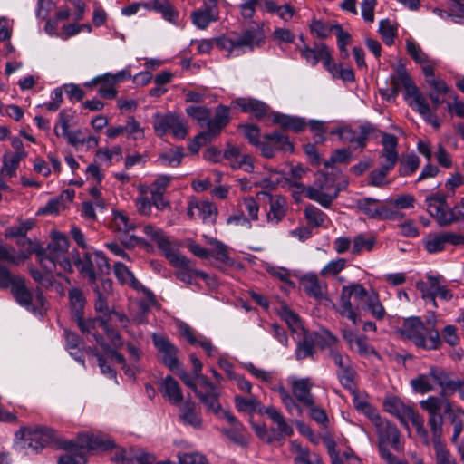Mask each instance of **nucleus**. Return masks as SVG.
<instances>
[{
	"label": "nucleus",
	"mask_w": 464,
	"mask_h": 464,
	"mask_svg": "<svg viewBox=\"0 0 464 464\" xmlns=\"http://www.w3.org/2000/svg\"><path fill=\"white\" fill-rule=\"evenodd\" d=\"M87 458L85 453L78 446L71 448L70 451L61 456L58 464H85Z\"/></svg>",
	"instance_id": "nucleus-52"
},
{
	"label": "nucleus",
	"mask_w": 464,
	"mask_h": 464,
	"mask_svg": "<svg viewBox=\"0 0 464 464\" xmlns=\"http://www.w3.org/2000/svg\"><path fill=\"white\" fill-rule=\"evenodd\" d=\"M114 274L118 280L121 284H126L130 285L132 288H134L137 291H141L145 295V296L150 301L154 300V295L153 293L143 286L133 276L131 271L123 264L121 263H115L114 265Z\"/></svg>",
	"instance_id": "nucleus-27"
},
{
	"label": "nucleus",
	"mask_w": 464,
	"mask_h": 464,
	"mask_svg": "<svg viewBox=\"0 0 464 464\" xmlns=\"http://www.w3.org/2000/svg\"><path fill=\"white\" fill-rule=\"evenodd\" d=\"M358 209L369 218L377 220H397L402 215L396 209L391 208L387 202H382L372 198H363L356 201Z\"/></svg>",
	"instance_id": "nucleus-11"
},
{
	"label": "nucleus",
	"mask_w": 464,
	"mask_h": 464,
	"mask_svg": "<svg viewBox=\"0 0 464 464\" xmlns=\"http://www.w3.org/2000/svg\"><path fill=\"white\" fill-rule=\"evenodd\" d=\"M375 429L379 438L380 454H382L383 450H388V445H391L397 451L402 450L400 442V432L394 425H392L388 420L382 419L375 426Z\"/></svg>",
	"instance_id": "nucleus-17"
},
{
	"label": "nucleus",
	"mask_w": 464,
	"mask_h": 464,
	"mask_svg": "<svg viewBox=\"0 0 464 464\" xmlns=\"http://www.w3.org/2000/svg\"><path fill=\"white\" fill-rule=\"evenodd\" d=\"M235 405L238 411L246 413L259 412L263 413V406L260 401L255 398H243L237 396L235 398Z\"/></svg>",
	"instance_id": "nucleus-47"
},
{
	"label": "nucleus",
	"mask_w": 464,
	"mask_h": 464,
	"mask_svg": "<svg viewBox=\"0 0 464 464\" xmlns=\"http://www.w3.org/2000/svg\"><path fill=\"white\" fill-rule=\"evenodd\" d=\"M34 221L27 219L18 226L10 227L5 232V237H18L17 244L31 246V241L25 237L26 233L33 227Z\"/></svg>",
	"instance_id": "nucleus-41"
},
{
	"label": "nucleus",
	"mask_w": 464,
	"mask_h": 464,
	"mask_svg": "<svg viewBox=\"0 0 464 464\" xmlns=\"http://www.w3.org/2000/svg\"><path fill=\"white\" fill-rule=\"evenodd\" d=\"M373 130V126L371 124H364L360 127L359 132L352 130L348 126H344L337 129L336 130L331 131V133L337 134L342 141L356 143L358 147H364L368 135Z\"/></svg>",
	"instance_id": "nucleus-24"
},
{
	"label": "nucleus",
	"mask_w": 464,
	"mask_h": 464,
	"mask_svg": "<svg viewBox=\"0 0 464 464\" xmlns=\"http://www.w3.org/2000/svg\"><path fill=\"white\" fill-rule=\"evenodd\" d=\"M183 156V149L181 147H175L162 153L159 158V161L163 166L175 168L180 164Z\"/></svg>",
	"instance_id": "nucleus-49"
},
{
	"label": "nucleus",
	"mask_w": 464,
	"mask_h": 464,
	"mask_svg": "<svg viewBox=\"0 0 464 464\" xmlns=\"http://www.w3.org/2000/svg\"><path fill=\"white\" fill-rule=\"evenodd\" d=\"M379 33L387 45L394 43L396 29L389 20H382L379 24Z\"/></svg>",
	"instance_id": "nucleus-62"
},
{
	"label": "nucleus",
	"mask_w": 464,
	"mask_h": 464,
	"mask_svg": "<svg viewBox=\"0 0 464 464\" xmlns=\"http://www.w3.org/2000/svg\"><path fill=\"white\" fill-rule=\"evenodd\" d=\"M188 216L200 218L204 223L214 224L218 217L217 206L208 200H192L188 203Z\"/></svg>",
	"instance_id": "nucleus-21"
},
{
	"label": "nucleus",
	"mask_w": 464,
	"mask_h": 464,
	"mask_svg": "<svg viewBox=\"0 0 464 464\" xmlns=\"http://www.w3.org/2000/svg\"><path fill=\"white\" fill-rule=\"evenodd\" d=\"M281 318L287 324L288 327L295 333L304 332L299 317L287 306H283L280 310Z\"/></svg>",
	"instance_id": "nucleus-56"
},
{
	"label": "nucleus",
	"mask_w": 464,
	"mask_h": 464,
	"mask_svg": "<svg viewBox=\"0 0 464 464\" xmlns=\"http://www.w3.org/2000/svg\"><path fill=\"white\" fill-rule=\"evenodd\" d=\"M423 246L429 254L442 252L447 246L443 232L428 234L423 238Z\"/></svg>",
	"instance_id": "nucleus-43"
},
{
	"label": "nucleus",
	"mask_w": 464,
	"mask_h": 464,
	"mask_svg": "<svg viewBox=\"0 0 464 464\" xmlns=\"http://www.w3.org/2000/svg\"><path fill=\"white\" fill-rule=\"evenodd\" d=\"M74 196L73 189H65L58 197L50 199L39 212L44 215H57L68 207Z\"/></svg>",
	"instance_id": "nucleus-31"
},
{
	"label": "nucleus",
	"mask_w": 464,
	"mask_h": 464,
	"mask_svg": "<svg viewBox=\"0 0 464 464\" xmlns=\"http://www.w3.org/2000/svg\"><path fill=\"white\" fill-rule=\"evenodd\" d=\"M289 447L294 464H322L321 457L304 447L298 440H291Z\"/></svg>",
	"instance_id": "nucleus-29"
},
{
	"label": "nucleus",
	"mask_w": 464,
	"mask_h": 464,
	"mask_svg": "<svg viewBox=\"0 0 464 464\" xmlns=\"http://www.w3.org/2000/svg\"><path fill=\"white\" fill-rule=\"evenodd\" d=\"M300 285L304 292L317 300L322 299L326 291V285L322 283L315 274L308 273L300 278Z\"/></svg>",
	"instance_id": "nucleus-33"
},
{
	"label": "nucleus",
	"mask_w": 464,
	"mask_h": 464,
	"mask_svg": "<svg viewBox=\"0 0 464 464\" xmlns=\"http://www.w3.org/2000/svg\"><path fill=\"white\" fill-rule=\"evenodd\" d=\"M397 333L403 339L412 342L416 346L427 350L438 349L440 338L434 324L425 325L419 317H410L403 321Z\"/></svg>",
	"instance_id": "nucleus-4"
},
{
	"label": "nucleus",
	"mask_w": 464,
	"mask_h": 464,
	"mask_svg": "<svg viewBox=\"0 0 464 464\" xmlns=\"http://www.w3.org/2000/svg\"><path fill=\"white\" fill-rule=\"evenodd\" d=\"M430 432L432 433V442L435 445L438 441H441L443 416L442 414L430 415L428 419Z\"/></svg>",
	"instance_id": "nucleus-59"
},
{
	"label": "nucleus",
	"mask_w": 464,
	"mask_h": 464,
	"mask_svg": "<svg viewBox=\"0 0 464 464\" xmlns=\"http://www.w3.org/2000/svg\"><path fill=\"white\" fill-rule=\"evenodd\" d=\"M102 292L100 290L98 286L94 287V290L97 294V299L95 301V310L103 314H108L110 312L107 298L105 294H108L111 291L112 282L110 279L102 278Z\"/></svg>",
	"instance_id": "nucleus-42"
},
{
	"label": "nucleus",
	"mask_w": 464,
	"mask_h": 464,
	"mask_svg": "<svg viewBox=\"0 0 464 464\" xmlns=\"http://www.w3.org/2000/svg\"><path fill=\"white\" fill-rule=\"evenodd\" d=\"M194 392L208 411L215 414H219L223 411L218 401L219 392L207 377L198 375V385Z\"/></svg>",
	"instance_id": "nucleus-14"
},
{
	"label": "nucleus",
	"mask_w": 464,
	"mask_h": 464,
	"mask_svg": "<svg viewBox=\"0 0 464 464\" xmlns=\"http://www.w3.org/2000/svg\"><path fill=\"white\" fill-rule=\"evenodd\" d=\"M174 117L175 114L173 113H167L165 115L156 113L154 115L153 128L158 136L162 137L170 131Z\"/></svg>",
	"instance_id": "nucleus-46"
},
{
	"label": "nucleus",
	"mask_w": 464,
	"mask_h": 464,
	"mask_svg": "<svg viewBox=\"0 0 464 464\" xmlns=\"http://www.w3.org/2000/svg\"><path fill=\"white\" fill-rule=\"evenodd\" d=\"M29 253L24 250L16 252L14 248L6 247L0 240V261L18 265L28 257Z\"/></svg>",
	"instance_id": "nucleus-48"
},
{
	"label": "nucleus",
	"mask_w": 464,
	"mask_h": 464,
	"mask_svg": "<svg viewBox=\"0 0 464 464\" xmlns=\"http://www.w3.org/2000/svg\"><path fill=\"white\" fill-rule=\"evenodd\" d=\"M392 85V97H397L401 88L405 90V99L409 101V105L417 111L424 120L435 129H439L440 122L433 113L430 106L426 102L424 96L405 72L403 67L399 68L395 74L390 77Z\"/></svg>",
	"instance_id": "nucleus-2"
},
{
	"label": "nucleus",
	"mask_w": 464,
	"mask_h": 464,
	"mask_svg": "<svg viewBox=\"0 0 464 464\" xmlns=\"http://www.w3.org/2000/svg\"><path fill=\"white\" fill-rule=\"evenodd\" d=\"M80 274L88 278L89 282H95L110 270L108 261L102 252L85 253L76 261Z\"/></svg>",
	"instance_id": "nucleus-9"
},
{
	"label": "nucleus",
	"mask_w": 464,
	"mask_h": 464,
	"mask_svg": "<svg viewBox=\"0 0 464 464\" xmlns=\"http://www.w3.org/2000/svg\"><path fill=\"white\" fill-rule=\"evenodd\" d=\"M302 56L311 65L314 66L319 61L324 63V61L330 58V51L324 44H315L313 47L305 46L301 50Z\"/></svg>",
	"instance_id": "nucleus-36"
},
{
	"label": "nucleus",
	"mask_w": 464,
	"mask_h": 464,
	"mask_svg": "<svg viewBox=\"0 0 464 464\" xmlns=\"http://www.w3.org/2000/svg\"><path fill=\"white\" fill-rule=\"evenodd\" d=\"M23 158L12 155L11 152H6L3 156V166L0 174L3 178H13L16 176V170L19 168L20 162Z\"/></svg>",
	"instance_id": "nucleus-45"
},
{
	"label": "nucleus",
	"mask_w": 464,
	"mask_h": 464,
	"mask_svg": "<svg viewBox=\"0 0 464 464\" xmlns=\"http://www.w3.org/2000/svg\"><path fill=\"white\" fill-rule=\"evenodd\" d=\"M59 122L54 126V133L60 137L63 134H67L69 131L70 122L73 118V112L71 111L63 110L59 113Z\"/></svg>",
	"instance_id": "nucleus-61"
},
{
	"label": "nucleus",
	"mask_w": 464,
	"mask_h": 464,
	"mask_svg": "<svg viewBox=\"0 0 464 464\" xmlns=\"http://www.w3.org/2000/svg\"><path fill=\"white\" fill-rule=\"evenodd\" d=\"M160 391L163 397L171 404L179 405L183 400V395L178 382L171 376H167L160 386Z\"/></svg>",
	"instance_id": "nucleus-35"
},
{
	"label": "nucleus",
	"mask_w": 464,
	"mask_h": 464,
	"mask_svg": "<svg viewBox=\"0 0 464 464\" xmlns=\"http://www.w3.org/2000/svg\"><path fill=\"white\" fill-rule=\"evenodd\" d=\"M218 415L226 419L232 425L231 429L223 430L224 434L236 444L241 446L246 445L248 440L247 436L244 430L243 425L237 421L235 416L227 411H222Z\"/></svg>",
	"instance_id": "nucleus-32"
},
{
	"label": "nucleus",
	"mask_w": 464,
	"mask_h": 464,
	"mask_svg": "<svg viewBox=\"0 0 464 464\" xmlns=\"http://www.w3.org/2000/svg\"><path fill=\"white\" fill-rule=\"evenodd\" d=\"M191 19L197 28L205 30L211 23L217 22L219 19V12L205 8L198 9L192 12Z\"/></svg>",
	"instance_id": "nucleus-37"
},
{
	"label": "nucleus",
	"mask_w": 464,
	"mask_h": 464,
	"mask_svg": "<svg viewBox=\"0 0 464 464\" xmlns=\"http://www.w3.org/2000/svg\"><path fill=\"white\" fill-rule=\"evenodd\" d=\"M143 233L164 253L170 265L177 268L176 276L181 282L192 285L197 277L203 279L208 285H212L214 281L208 274L198 270L192 261L181 255L169 241L162 229L146 225L143 227Z\"/></svg>",
	"instance_id": "nucleus-1"
},
{
	"label": "nucleus",
	"mask_w": 464,
	"mask_h": 464,
	"mask_svg": "<svg viewBox=\"0 0 464 464\" xmlns=\"http://www.w3.org/2000/svg\"><path fill=\"white\" fill-rule=\"evenodd\" d=\"M286 214V200L280 195L272 196L269 201V210L266 213V222L275 226L283 220Z\"/></svg>",
	"instance_id": "nucleus-34"
},
{
	"label": "nucleus",
	"mask_w": 464,
	"mask_h": 464,
	"mask_svg": "<svg viewBox=\"0 0 464 464\" xmlns=\"http://www.w3.org/2000/svg\"><path fill=\"white\" fill-rule=\"evenodd\" d=\"M112 227L122 233H129L134 228V224L122 212H115L112 218Z\"/></svg>",
	"instance_id": "nucleus-58"
},
{
	"label": "nucleus",
	"mask_w": 464,
	"mask_h": 464,
	"mask_svg": "<svg viewBox=\"0 0 464 464\" xmlns=\"http://www.w3.org/2000/svg\"><path fill=\"white\" fill-rule=\"evenodd\" d=\"M53 438L54 432L49 428H22L15 433V444L20 449L29 448L38 451L51 443Z\"/></svg>",
	"instance_id": "nucleus-8"
},
{
	"label": "nucleus",
	"mask_w": 464,
	"mask_h": 464,
	"mask_svg": "<svg viewBox=\"0 0 464 464\" xmlns=\"http://www.w3.org/2000/svg\"><path fill=\"white\" fill-rule=\"evenodd\" d=\"M208 243L212 246L209 250L210 256H213L223 265L229 266L235 265V261L229 256L227 246L216 238H210Z\"/></svg>",
	"instance_id": "nucleus-38"
},
{
	"label": "nucleus",
	"mask_w": 464,
	"mask_h": 464,
	"mask_svg": "<svg viewBox=\"0 0 464 464\" xmlns=\"http://www.w3.org/2000/svg\"><path fill=\"white\" fill-rule=\"evenodd\" d=\"M235 103L243 111L254 114L256 117H262L267 112V106L257 100L251 98L237 99Z\"/></svg>",
	"instance_id": "nucleus-40"
},
{
	"label": "nucleus",
	"mask_w": 464,
	"mask_h": 464,
	"mask_svg": "<svg viewBox=\"0 0 464 464\" xmlns=\"http://www.w3.org/2000/svg\"><path fill=\"white\" fill-rule=\"evenodd\" d=\"M429 214L440 227H447L453 223L452 208L448 206L447 198L443 195L434 194L426 198Z\"/></svg>",
	"instance_id": "nucleus-15"
},
{
	"label": "nucleus",
	"mask_w": 464,
	"mask_h": 464,
	"mask_svg": "<svg viewBox=\"0 0 464 464\" xmlns=\"http://www.w3.org/2000/svg\"><path fill=\"white\" fill-rule=\"evenodd\" d=\"M346 259L336 258L328 262L320 271L324 277L335 276L346 266Z\"/></svg>",
	"instance_id": "nucleus-60"
},
{
	"label": "nucleus",
	"mask_w": 464,
	"mask_h": 464,
	"mask_svg": "<svg viewBox=\"0 0 464 464\" xmlns=\"http://www.w3.org/2000/svg\"><path fill=\"white\" fill-rule=\"evenodd\" d=\"M366 308L371 312L372 315L378 320H382L385 316V309L380 301L379 295L374 290H370L365 301Z\"/></svg>",
	"instance_id": "nucleus-44"
},
{
	"label": "nucleus",
	"mask_w": 464,
	"mask_h": 464,
	"mask_svg": "<svg viewBox=\"0 0 464 464\" xmlns=\"http://www.w3.org/2000/svg\"><path fill=\"white\" fill-rule=\"evenodd\" d=\"M112 459L121 464H174L169 460L156 463L154 455L132 448L129 450L119 448Z\"/></svg>",
	"instance_id": "nucleus-18"
},
{
	"label": "nucleus",
	"mask_w": 464,
	"mask_h": 464,
	"mask_svg": "<svg viewBox=\"0 0 464 464\" xmlns=\"http://www.w3.org/2000/svg\"><path fill=\"white\" fill-rule=\"evenodd\" d=\"M237 206L242 211L244 209V211L246 213L245 215L246 216L247 218H249V221L251 223L252 221L258 220L259 204L254 198H243L241 200L238 201Z\"/></svg>",
	"instance_id": "nucleus-50"
},
{
	"label": "nucleus",
	"mask_w": 464,
	"mask_h": 464,
	"mask_svg": "<svg viewBox=\"0 0 464 464\" xmlns=\"http://www.w3.org/2000/svg\"><path fill=\"white\" fill-rule=\"evenodd\" d=\"M302 191L305 193V196L317 203L322 207L328 208L334 198L338 196V189L334 186V181L331 179H324V183H315L312 187L305 188L303 185H298Z\"/></svg>",
	"instance_id": "nucleus-13"
},
{
	"label": "nucleus",
	"mask_w": 464,
	"mask_h": 464,
	"mask_svg": "<svg viewBox=\"0 0 464 464\" xmlns=\"http://www.w3.org/2000/svg\"><path fill=\"white\" fill-rule=\"evenodd\" d=\"M420 159L414 155H408L404 160H401L399 174L406 177L414 173L420 167Z\"/></svg>",
	"instance_id": "nucleus-57"
},
{
	"label": "nucleus",
	"mask_w": 464,
	"mask_h": 464,
	"mask_svg": "<svg viewBox=\"0 0 464 464\" xmlns=\"http://www.w3.org/2000/svg\"><path fill=\"white\" fill-rule=\"evenodd\" d=\"M78 447L83 451L87 450H108L115 448L114 441L106 434L95 432H82L77 437Z\"/></svg>",
	"instance_id": "nucleus-16"
},
{
	"label": "nucleus",
	"mask_w": 464,
	"mask_h": 464,
	"mask_svg": "<svg viewBox=\"0 0 464 464\" xmlns=\"http://www.w3.org/2000/svg\"><path fill=\"white\" fill-rule=\"evenodd\" d=\"M78 325L83 333L92 334V331L100 328L102 329L106 336L111 341V344L114 347H118L121 344L120 335L112 329H110L107 322L100 317L89 320L85 322L82 318H78Z\"/></svg>",
	"instance_id": "nucleus-25"
},
{
	"label": "nucleus",
	"mask_w": 464,
	"mask_h": 464,
	"mask_svg": "<svg viewBox=\"0 0 464 464\" xmlns=\"http://www.w3.org/2000/svg\"><path fill=\"white\" fill-rule=\"evenodd\" d=\"M375 244V239L372 237H365L359 234L354 237L352 245V253L354 255L360 254L362 250L371 251Z\"/></svg>",
	"instance_id": "nucleus-55"
},
{
	"label": "nucleus",
	"mask_w": 464,
	"mask_h": 464,
	"mask_svg": "<svg viewBox=\"0 0 464 464\" xmlns=\"http://www.w3.org/2000/svg\"><path fill=\"white\" fill-rule=\"evenodd\" d=\"M257 146L266 158H272L276 150H293V145L288 138L279 132L266 135L264 140L260 141Z\"/></svg>",
	"instance_id": "nucleus-20"
},
{
	"label": "nucleus",
	"mask_w": 464,
	"mask_h": 464,
	"mask_svg": "<svg viewBox=\"0 0 464 464\" xmlns=\"http://www.w3.org/2000/svg\"><path fill=\"white\" fill-rule=\"evenodd\" d=\"M264 39L265 36L260 29H250L235 38L218 37L216 42L220 49L227 52L229 57H237L260 46Z\"/></svg>",
	"instance_id": "nucleus-5"
},
{
	"label": "nucleus",
	"mask_w": 464,
	"mask_h": 464,
	"mask_svg": "<svg viewBox=\"0 0 464 464\" xmlns=\"http://www.w3.org/2000/svg\"><path fill=\"white\" fill-rule=\"evenodd\" d=\"M449 373L440 366L431 365L429 372L421 373L411 380V386L415 392L428 393L435 390L436 385L444 392Z\"/></svg>",
	"instance_id": "nucleus-10"
},
{
	"label": "nucleus",
	"mask_w": 464,
	"mask_h": 464,
	"mask_svg": "<svg viewBox=\"0 0 464 464\" xmlns=\"http://www.w3.org/2000/svg\"><path fill=\"white\" fill-rule=\"evenodd\" d=\"M152 340L163 363L171 370L177 368L179 364L177 348L163 335L154 334Z\"/></svg>",
	"instance_id": "nucleus-22"
},
{
	"label": "nucleus",
	"mask_w": 464,
	"mask_h": 464,
	"mask_svg": "<svg viewBox=\"0 0 464 464\" xmlns=\"http://www.w3.org/2000/svg\"><path fill=\"white\" fill-rule=\"evenodd\" d=\"M304 216L309 225L313 227L324 226L327 219L326 215L313 205H308L304 208Z\"/></svg>",
	"instance_id": "nucleus-53"
},
{
	"label": "nucleus",
	"mask_w": 464,
	"mask_h": 464,
	"mask_svg": "<svg viewBox=\"0 0 464 464\" xmlns=\"http://www.w3.org/2000/svg\"><path fill=\"white\" fill-rule=\"evenodd\" d=\"M179 464H208L206 457L199 452H184L178 455Z\"/></svg>",
	"instance_id": "nucleus-64"
},
{
	"label": "nucleus",
	"mask_w": 464,
	"mask_h": 464,
	"mask_svg": "<svg viewBox=\"0 0 464 464\" xmlns=\"http://www.w3.org/2000/svg\"><path fill=\"white\" fill-rule=\"evenodd\" d=\"M224 158L232 169H242L246 172L254 170L253 160L249 155L242 154L239 148L228 144L224 151Z\"/></svg>",
	"instance_id": "nucleus-26"
},
{
	"label": "nucleus",
	"mask_w": 464,
	"mask_h": 464,
	"mask_svg": "<svg viewBox=\"0 0 464 464\" xmlns=\"http://www.w3.org/2000/svg\"><path fill=\"white\" fill-rule=\"evenodd\" d=\"M98 93L105 99H114L117 95V90L114 82H111L110 79H107V75L105 73L101 75Z\"/></svg>",
	"instance_id": "nucleus-63"
},
{
	"label": "nucleus",
	"mask_w": 464,
	"mask_h": 464,
	"mask_svg": "<svg viewBox=\"0 0 464 464\" xmlns=\"http://www.w3.org/2000/svg\"><path fill=\"white\" fill-rule=\"evenodd\" d=\"M342 335L350 350L355 351L364 357L376 354L375 350L368 344L364 335H356L352 330L347 328L342 329Z\"/></svg>",
	"instance_id": "nucleus-28"
},
{
	"label": "nucleus",
	"mask_w": 464,
	"mask_h": 464,
	"mask_svg": "<svg viewBox=\"0 0 464 464\" xmlns=\"http://www.w3.org/2000/svg\"><path fill=\"white\" fill-rule=\"evenodd\" d=\"M292 392L295 397L304 405H313L314 397L311 389L314 383L310 378H292Z\"/></svg>",
	"instance_id": "nucleus-30"
},
{
	"label": "nucleus",
	"mask_w": 464,
	"mask_h": 464,
	"mask_svg": "<svg viewBox=\"0 0 464 464\" xmlns=\"http://www.w3.org/2000/svg\"><path fill=\"white\" fill-rule=\"evenodd\" d=\"M179 417L181 420L195 429H200L202 426V420L199 412L196 410V405L193 402L187 401L182 405L179 410Z\"/></svg>",
	"instance_id": "nucleus-39"
},
{
	"label": "nucleus",
	"mask_w": 464,
	"mask_h": 464,
	"mask_svg": "<svg viewBox=\"0 0 464 464\" xmlns=\"http://www.w3.org/2000/svg\"><path fill=\"white\" fill-rule=\"evenodd\" d=\"M96 156L100 160L105 162L107 166H111L113 160L117 161L121 160V148L120 146H114L111 149L101 148L97 150Z\"/></svg>",
	"instance_id": "nucleus-54"
},
{
	"label": "nucleus",
	"mask_w": 464,
	"mask_h": 464,
	"mask_svg": "<svg viewBox=\"0 0 464 464\" xmlns=\"http://www.w3.org/2000/svg\"><path fill=\"white\" fill-rule=\"evenodd\" d=\"M383 408L385 411L396 416L401 421L411 420L416 427L418 433L427 436L422 420L411 406L403 403L395 396H391L384 400Z\"/></svg>",
	"instance_id": "nucleus-12"
},
{
	"label": "nucleus",
	"mask_w": 464,
	"mask_h": 464,
	"mask_svg": "<svg viewBox=\"0 0 464 464\" xmlns=\"http://www.w3.org/2000/svg\"><path fill=\"white\" fill-rule=\"evenodd\" d=\"M69 241L61 232H53L52 240L44 251L37 253L38 261L48 273L56 271L58 276L63 272L72 273V264L68 256Z\"/></svg>",
	"instance_id": "nucleus-3"
},
{
	"label": "nucleus",
	"mask_w": 464,
	"mask_h": 464,
	"mask_svg": "<svg viewBox=\"0 0 464 464\" xmlns=\"http://www.w3.org/2000/svg\"><path fill=\"white\" fill-rule=\"evenodd\" d=\"M329 358L339 368L337 375L342 385L349 390L353 388V370L350 358L334 348H330Z\"/></svg>",
	"instance_id": "nucleus-19"
},
{
	"label": "nucleus",
	"mask_w": 464,
	"mask_h": 464,
	"mask_svg": "<svg viewBox=\"0 0 464 464\" xmlns=\"http://www.w3.org/2000/svg\"><path fill=\"white\" fill-rule=\"evenodd\" d=\"M369 292L370 291H367L362 284L358 283H352L348 285L343 286L337 313L342 317L350 320L353 325H356L359 322V315L352 304L351 297L353 295L356 299L364 302Z\"/></svg>",
	"instance_id": "nucleus-7"
},
{
	"label": "nucleus",
	"mask_w": 464,
	"mask_h": 464,
	"mask_svg": "<svg viewBox=\"0 0 464 464\" xmlns=\"http://www.w3.org/2000/svg\"><path fill=\"white\" fill-rule=\"evenodd\" d=\"M436 464H458L456 458L442 441L433 445Z\"/></svg>",
	"instance_id": "nucleus-51"
},
{
	"label": "nucleus",
	"mask_w": 464,
	"mask_h": 464,
	"mask_svg": "<svg viewBox=\"0 0 464 464\" xmlns=\"http://www.w3.org/2000/svg\"><path fill=\"white\" fill-rule=\"evenodd\" d=\"M11 293L15 301L29 312L34 314H43V309L45 304V298L39 289L31 292L25 285L24 279L17 277L14 285L11 287Z\"/></svg>",
	"instance_id": "nucleus-6"
},
{
	"label": "nucleus",
	"mask_w": 464,
	"mask_h": 464,
	"mask_svg": "<svg viewBox=\"0 0 464 464\" xmlns=\"http://www.w3.org/2000/svg\"><path fill=\"white\" fill-rule=\"evenodd\" d=\"M382 143L383 149L381 153V166L385 169L392 170L398 161L397 137L393 134L383 133Z\"/></svg>",
	"instance_id": "nucleus-23"
}]
</instances>
